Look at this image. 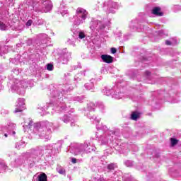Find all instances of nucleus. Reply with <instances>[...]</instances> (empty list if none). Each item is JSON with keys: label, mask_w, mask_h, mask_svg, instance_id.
Here are the masks:
<instances>
[{"label": "nucleus", "mask_w": 181, "mask_h": 181, "mask_svg": "<svg viewBox=\"0 0 181 181\" xmlns=\"http://www.w3.org/2000/svg\"><path fill=\"white\" fill-rule=\"evenodd\" d=\"M57 171L59 175H66V170L62 167L57 168Z\"/></svg>", "instance_id": "nucleus-32"}, {"label": "nucleus", "mask_w": 181, "mask_h": 181, "mask_svg": "<svg viewBox=\"0 0 181 181\" xmlns=\"http://www.w3.org/2000/svg\"><path fill=\"white\" fill-rule=\"evenodd\" d=\"M28 1V2H30V0H27Z\"/></svg>", "instance_id": "nucleus-58"}, {"label": "nucleus", "mask_w": 181, "mask_h": 181, "mask_svg": "<svg viewBox=\"0 0 181 181\" xmlns=\"http://www.w3.org/2000/svg\"><path fill=\"white\" fill-rule=\"evenodd\" d=\"M71 127H73V122H72V123H71Z\"/></svg>", "instance_id": "nucleus-55"}, {"label": "nucleus", "mask_w": 181, "mask_h": 181, "mask_svg": "<svg viewBox=\"0 0 181 181\" xmlns=\"http://www.w3.org/2000/svg\"><path fill=\"white\" fill-rule=\"evenodd\" d=\"M6 164H5V162L0 161V173H4V172H6Z\"/></svg>", "instance_id": "nucleus-23"}, {"label": "nucleus", "mask_w": 181, "mask_h": 181, "mask_svg": "<svg viewBox=\"0 0 181 181\" xmlns=\"http://www.w3.org/2000/svg\"><path fill=\"white\" fill-rule=\"evenodd\" d=\"M101 59L103 60V62H104V63H112V62H114V58L110 55H107V54H103L101 55Z\"/></svg>", "instance_id": "nucleus-17"}, {"label": "nucleus", "mask_w": 181, "mask_h": 181, "mask_svg": "<svg viewBox=\"0 0 181 181\" xmlns=\"http://www.w3.org/2000/svg\"><path fill=\"white\" fill-rule=\"evenodd\" d=\"M145 74L146 76H151V72L149 71H146Z\"/></svg>", "instance_id": "nucleus-49"}, {"label": "nucleus", "mask_w": 181, "mask_h": 181, "mask_svg": "<svg viewBox=\"0 0 181 181\" xmlns=\"http://www.w3.org/2000/svg\"><path fill=\"white\" fill-rule=\"evenodd\" d=\"M26 87H28V83H26V81H19L13 85L11 88L17 91L18 94H20V95H23Z\"/></svg>", "instance_id": "nucleus-6"}, {"label": "nucleus", "mask_w": 181, "mask_h": 181, "mask_svg": "<svg viewBox=\"0 0 181 181\" xmlns=\"http://www.w3.org/2000/svg\"><path fill=\"white\" fill-rule=\"evenodd\" d=\"M15 163L16 166H22L25 163V158L23 157H19L15 160Z\"/></svg>", "instance_id": "nucleus-21"}, {"label": "nucleus", "mask_w": 181, "mask_h": 181, "mask_svg": "<svg viewBox=\"0 0 181 181\" xmlns=\"http://www.w3.org/2000/svg\"><path fill=\"white\" fill-rule=\"evenodd\" d=\"M72 112H74V110H72Z\"/></svg>", "instance_id": "nucleus-59"}, {"label": "nucleus", "mask_w": 181, "mask_h": 181, "mask_svg": "<svg viewBox=\"0 0 181 181\" xmlns=\"http://www.w3.org/2000/svg\"><path fill=\"white\" fill-rule=\"evenodd\" d=\"M103 94H105V95H111V94H112V90L107 92V87H105L104 89L103 90Z\"/></svg>", "instance_id": "nucleus-34"}, {"label": "nucleus", "mask_w": 181, "mask_h": 181, "mask_svg": "<svg viewBox=\"0 0 181 181\" xmlns=\"http://www.w3.org/2000/svg\"><path fill=\"white\" fill-rule=\"evenodd\" d=\"M5 53H8V50L6 49V46L1 47L0 46V56H3Z\"/></svg>", "instance_id": "nucleus-30"}, {"label": "nucleus", "mask_w": 181, "mask_h": 181, "mask_svg": "<svg viewBox=\"0 0 181 181\" xmlns=\"http://www.w3.org/2000/svg\"><path fill=\"white\" fill-rule=\"evenodd\" d=\"M132 114H140V112L138 111H134L132 112Z\"/></svg>", "instance_id": "nucleus-50"}, {"label": "nucleus", "mask_w": 181, "mask_h": 181, "mask_svg": "<svg viewBox=\"0 0 181 181\" xmlns=\"http://www.w3.org/2000/svg\"><path fill=\"white\" fill-rule=\"evenodd\" d=\"M104 9H105V12H107V8L105 6L104 7Z\"/></svg>", "instance_id": "nucleus-54"}, {"label": "nucleus", "mask_w": 181, "mask_h": 181, "mask_svg": "<svg viewBox=\"0 0 181 181\" xmlns=\"http://www.w3.org/2000/svg\"><path fill=\"white\" fill-rule=\"evenodd\" d=\"M111 53H112V54H115V53H117V49L114 47L111 48Z\"/></svg>", "instance_id": "nucleus-44"}, {"label": "nucleus", "mask_w": 181, "mask_h": 181, "mask_svg": "<svg viewBox=\"0 0 181 181\" xmlns=\"http://www.w3.org/2000/svg\"><path fill=\"white\" fill-rule=\"evenodd\" d=\"M33 8L34 11H36V12L47 13L52 11V8H53V4H52V1L49 0H41L38 2L33 1Z\"/></svg>", "instance_id": "nucleus-3"}, {"label": "nucleus", "mask_w": 181, "mask_h": 181, "mask_svg": "<svg viewBox=\"0 0 181 181\" xmlns=\"http://www.w3.org/2000/svg\"><path fill=\"white\" fill-rule=\"evenodd\" d=\"M42 36H44L45 38L47 37V35L46 34H42Z\"/></svg>", "instance_id": "nucleus-51"}, {"label": "nucleus", "mask_w": 181, "mask_h": 181, "mask_svg": "<svg viewBox=\"0 0 181 181\" xmlns=\"http://www.w3.org/2000/svg\"><path fill=\"white\" fill-rule=\"evenodd\" d=\"M124 163H125L126 166H127L128 168H131V166H132V165H134V162H132L129 160L125 161Z\"/></svg>", "instance_id": "nucleus-39"}, {"label": "nucleus", "mask_w": 181, "mask_h": 181, "mask_svg": "<svg viewBox=\"0 0 181 181\" xmlns=\"http://www.w3.org/2000/svg\"><path fill=\"white\" fill-rule=\"evenodd\" d=\"M135 25H134V21H132L131 24H130V28H133V29H135Z\"/></svg>", "instance_id": "nucleus-47"}, {"label": "nucleus", "mask_w": 181, "mask_h": 181, "mask_svg": "<svg viewBox=\"0 0 181 181\" xmlns=\"http://www.w3.org/2000/svg\"><path fill=\"white\" fill-rule=\"evenodd\" d=\"M77 79V76L75 77V80H76Z\"/></svg>", "instance_id": "nucleus-56"}, {"label": "nucleus", "mask_w": 181, "mask_h": 181, "mask_svg": "<svg viewBox=\"0 0 181 181\" xmlns=\"http://www.w3.org/2000/svg\"><path fill=\"white\" fill-rule=\"evenodd\" d=\"M26 43L28 46H30V45H32V40L30 39L28 40Z\"/></svg>", "instance_id": "nucleus-46"}, {"label": "nucleus", "mask_w": 181, "mask_h": 181, "mask_svg": "<svg viewBox=\"0 0 181 181\" xmlns=\"http://www.w3.org/2000/svg\"><path fill=\"white\" fill-rule=\"evenodd\" d=\"M24 146H25V142L23 141L17 142L15 145V148L16 149H22V148H24Z\"/></svg>", "instance_id": "nucleus-29"}, {"label": "nucleus", "mask_w": 181, "mask_h": 181, "mask_svg": "<svg viewBox=\"0 0 181 181\" xmlns=\"http://www.w3.org/2000/svg\"><path fill=\"white\" fill-rule=\"evenodd\" d=\"M158 35H159V36H161L162 37H163V35H165L164 33H163V30H159L158 31Z\"/></svg>", "instance_id": "nucleus-43"}, {"label": "nucleus", "mask_w": 181, "mask_h": 181, "mask_svg": "<svg viewBox=\"0 0 181 181\" xmlns=\"http://www.w3.org/2000/svg\"><path fill=\"white\" fill-rule=\"evenodd\" d=\"M78 39H84V37H86V34L84 33V32L81 31L78 33Z\"/></svg>", "instance_id": "nucleus-37"}, {"label": "nucleus", "mask_w": 181, "mask_h": 181, "mask_svg": "<svg viewBox=\"0 0 181 181\" xmlns=\"http://www.w3.org/2000/svg\"><path fill=\"white\" fill-rule=\"evenodd\" d=\"M25 99L24 98H18L16 105V110H14V112H22L23 110H25Z\"/></svg>", "instance_id": "nucleus-11"}, {"label": "nucleus", "mask_w": 181, "mask_h": 181, "mask_svg": "<svg viewBox=\"0 0 181 181\" xmlns=\"http://www.w3.org/2000/svg\"><path fill=\"white\" fill-rule=\"evenodd\" d=\"M107 24L104 21H100L98 20H95L93 18L89 23V28L93 32H101V30H104Z\"/></svg>", "instance_id": "nucleus-5"}, {"label": "nucleus", "mask_w": 181, "mask_h": 181, "mask_svg": "<svg viewBox=\"0 0 181 181\" xmlns=\"http://www.w3.org/2000/svg\"><path fill=\"white\" fill-rule=\"evenodd\" d=\"M87 15H88L87 10L79 7L76 9V15L70 18V22H71L75 26H80V25L86 22Z\"/></svg>", "instance_id": "nucleus-2"}, {"label": "nucleus", "mask_w": 181, "mask_h": 181, "mask_svg": "<svg viewBox=\"0 0 181 181\" xmlns=\"http://www.w3.org/2000/svg\"><path fill=\"white\" fill-rule=\"evenodd\" d=\"M5 129H6V127H1L0 126V134H4V131H5Z\"/></svg>", "instance_id": "nucleus-45"}, {"label": "nucleus", "mask_w": 181, "mask_h": 181, "mask_svg": "<svg viewBox=\"0 0 181 181\" xmlns=\"http://www.w3.org/2000/svg\"><path fill=\"white\" fill-rule=\"evenodd\" d=\"M153 15H156V16H163V13L160 11V7H154L152 10Z\"/></svg>", "instance_id": "nucleus-19"}, {"label": "nucleus", "mask_w": 181, "mask_h": 181, "mask_svg": "<svg viewBox=\"0 0 181 181\" xmlns=\"http://www.w3.org/2000/svg\"><path fill=\"white\" fill-rule=\"evenodd\" d=\"M117 166L115 163H110L107 165V169L109 170L108 172H111V170H115L117 169Z\"/></svg>", "instance_id": "nucleus-27"}, {"label": "nucleus", "mask_w": 181, "mask_h": 181, "mask_svg": "<svg viewBox=\"0 0 181 181\" xmlns=\"http://www.w3.org/2000/svg\"><path fill=\"white\" fill-rule=\"evenodd\" d=\"M165 45H167V46H172L173 45H177V41H176V39L172 38L170 40H166Z\"/></svg>", "instance_id": "nucleus-24"}, {"label": "nucleus", "mask_w": 181, "mask_h": 181, "mask_svg": "<svg viewBox=\"0 0 181 181\" xmlns=\"http://www.w3.org/2000/svg\"><path fill=\"white\" fill-rule=\"evenodd\" d=\"M12 134H13V135H15V134H16V132H15V131H13Z\"/></svg>", "instance_id": "nucleus-53"}, {"label": "nucleus", "mask_w": 181, "mask_h": 181, "mask_svg": "<svg viewBox=\"0 0 181 181\" xmlns=\"http://www.w3.org/2000/svg\"><path fill=\"white\" fill-rule=\"evenodd\" d=\"M67 43L68 45H71V46H76L74 40L69 39Z\"/></svg>", "instance_id": "nucleus-40"}, {"label": "nucleus", "mask_w": 181, "mask_h": 181, "mask_svg": "<svg viewBox=\"0 0 181 181\" xmlns=\"http://www.w3.org/2000/svg\"><path fill=\"white\" fill-rule=\"evenodd\" d=\"M70 57H71V54L70 52H63L60 56V60L62 64H67L69 60H70Z\"/></svg>", "instance_id": "nucleus-15"}, {"label": "nucleus", "mask_w": 181, "mask_h": 181, "mask_svg": "<svg viewBox=\"0 0 181 181\" xmlns=\"http://www.w3.org/2000/svg\"><path fill=\"white\" fill-rule=\"evenodd\" d=\"M37 177L38 181H47V175L45 173L40 174Z\"/></svg>", "instance_id": "nucleus-28"}, {"label": "nucleus", "mask_w": 181, "mask_h": 181, "mask_svg": "<svg viewBox=\"0 0 181 181\" xmlns=\"http://www.w3.org/2000/svg\"><path fill=\"white\" fill-rule=\"evenodd\" d=\"M84 153H91V152L95 151V146L91 145L89 142L86 141L83 144Z\"/></svg>", "instance_id": "nucleus-12"}, {"label": "nucleus", "mask_w": 181, "mask_h": 181, "mask_svg": "<svg viewBox=\"0 0 181 181\" xmlns=\"http://www.w3.org/2000/svg\"><path fill=\"white\" fill-rule=\"evenodd\" d=\"M62 120L65 124H67L71 121V117L69 115H64V117L62 118Z\"/></svg>", "instance_id": "nucleus-25"}, {"label": "nucleus", "mask_w": 181, "mask_h": 181, "mask_svg": "<svg viewBox=\"0 0 181 181\" xmlns=\"http://www.w3.org/2000/svg\"><path fill=\"white\" fill-rule=\"evenodd\" d=\"M11 28V25L8 23L6 24L5 23L0 21V30H8Z\"/></svg>", "instance_id": "nucleus-20"}, {"label": "nucleus", "mask_w": 181, "mask_h": 181, "mask_svg": "<svg viewBox=\"0 0 181 181\" xmlns=\"http://www.w3.org/2000/svg\"><path fill=\"white\" fill-rule=\"evenodd\" d=\"M45 24V21L43 20H37L35 21V25H37V26H42V25Z\"/></svg>", "instance_id": "nucleus-35"}, {"label": "nucleus", "mask_w": 181, "mask_h": 181, "mask_svg": "<svg viewBox=\"0 0 181 181\" xmlns=\"http://www.w3.org/2000/svg\"><path fill=\"white\" fill-rule=\"evenodd\" d=\"M71 162H72V163H77V159L73 158L71 159Z\"/></svg>", "instance_id": "nucleus-48"}, {"label": "nucleus", "mask_w": 181, "mask_h": 181, "mask_svg": "<svg viewBox=\"0 0 181 181\" xmlns=\"http://www.w3.org/2000/svg\"><path fill=\"white\" fill-rule=\"evenodd\" d=\"M122 151H127V149H132L133 151H134V152H138V151H139V148H138V146H136V145H129L128 144H122V145L120 146Z\"/></svg>", "instance_id": "nucleus-13"}, {"label": "nucleus", "mask_w": 181, "mask_h": 181, "mask_svg": "<svg viewBox=\"0 0 181 181\" xmlns=\"http://www.w3.org/2000/svg\"><path fill=\"white\" fill-rule=\"evenodd\" d=\"M95 107V105H94V103H89L88 105V111L93 112V111H95V110H97V111H100V112H105V106H104V104L103 103H98V107Z\"/></svg>", "instance_id": "nucleus-8"}, {"label": "nucleus", "mask_w": 181, "mask_h": 181, "mask_svg": "<svg viewBox=\"0 0 181 181\" xmlns=\"http://www.w3.org/2000/svg\"><path fill=\"white\" fill-rule=\"evenodd\" d=\"M34 129L37 131V134L41 139L50 141L52 138V129H54L53 123L45 121L34 124Z\"/></svg>", "instance_id": "nucleus-1"}, {"label": "nucleus", "mask_w": 181, "mask_h": 181, "mask_svg": "<svg viewBox=\"0 0 181 181\" xmlns=\"http://www.w3.org/2000/svg\"><path fill=\"white\" fill-rule=\"evenodd\" d=\"M47 69L49 70V71H52L53 70V64H48L47 65Z\"/></svg>", "instance_id": "nucleus-41"}, {"label": "nucleus", "mask_w": 181, "mask_h": 181, "mask_svg": "<svg viewBox=\"0 0 181 181\" xmlns=\"http://www.w3.org/2000/svg\"><path fill=\"white\" fill-rule=\"evenodd\" d=\"M141 117V115L139 114H132L131 115V119H132L133 121H136L137 119H139V118Z\"/></svg>", "instance_id": "nucleus-31"}, {"label": "nucleus", "mask_w": 181, "mask_h": 181, "mask_svg": "<svg viewBox=\"0 0 181 181\" xmlns=\"http://www.w3.org/2000/svg\"><path fill=\"white\" fill-rule=\"evenodd\" d=\"M13 128H15V127H16L15 124H13Z\"/></svg>", "instance_id": "nucleus-57"}, {"label": "nucleus", "mask_w": 181, "mask_h": 181, "mask_svg": "<svg viewBox=\"0 0 181 181\" xmlns=\"http://www.w3.org/2000/svg\"><path fill=\"white\" fill-rule=\"evenodd\" d=\"M115 9H118V4L116 2L109 1L107 13H114Z\"/></svg>", "instance_id": "nucleus-16"}, {"label": "nucleus", "mask_w": 181, "mask_h": 181, "mask_svg": "<svg viewBox=\"0 0 181 181\" xmlns=\"http://www.w3.org/2000/svg\"><path fill=\"white\" fill-rule=\"evenodd\" d=\"M32 23H33V21L32 20H28L25 23V26L29 28V26H32Z\"/></svg>", "instance_id": "nucleus-42"}, {"label": "nucleus", "mask_w": 181, "mask_h": 181, "mask_svg": "<svg viewBox=\"0 0 181 181\" xmlns=\"http://www.w3.org/2000/svg\"><path fill=\"white\" fill-rule=\"evenodd\" d=\"M97 129H102L103 131H107L108 129L106 126L103 124H96Z\"/></svg>", "instance_id": "nucleus-33"}, {"label": "nucleus", "mask_w": 181, "mask_h": 181, "mask_svg": "<svg viewBox=\"0 0 181 181\" xmlns=\"http://www.w3.org/2000/svg\"><path fill=\"white\" fill-rule=\"evenodd\" d=\"M69 152L73 155H84V144H74L70 146Z\"/></svg>", "instance_id": "nucleus-7"}, {"label": "nucleus", "mask_w": 181, "mask_h": 181, "mask_svg": "<svg viewBox=\"0 0 181 181\" xmlns=\"http://www.w3.org/2000/svg\"><path fill=\"white\" fill-rule=\"evenodd\" d=\"M88 118H90V119H92L93 121V124H99L100 119L97 118V116L95 115H88Z\"/></svg>", "instance_id": "nucleus-22"}, {"label": "nucleus", "mask_w": 181, "mask_h": 181, "mask_svg": "<svg viewBox=\"0 0 181 181\" xmlns=\"http://www.w3.org/2000/svg\"><path fill=\"white\" fill-rule=\"evenodd\" d=\"M113 138L114 136H111L108 135L107 136V132H105V133H103V135L100 136L98 141L100 145H107V144H108L109 141L111 142V141H114Z\"/></svg>", "instance_id": "nucleus-9"}, {"label": "nucleus", "mask_w": 181, "mask_h": 181, "mask_svg": "<svg viewBox=\"0 0 181 181\" xmlns=\"http://www.w3.org/2000/svg\"><path fill=\"white\" fill-rule=\"evenodd\" d=\"M121 93H115L113 95V98H116L117 100H121V98H122V95H120Z\"/></svg>", "instance_id": "nucleus-38"}, {"label": "nucleus", "mask_w": 181, "mask_h": 181, "mask_svg": "<svg viewBox=\"0 0 181 181\" xmlns=\"http://www.w3.org/2000/svg\"><path fill=\"white\" fill-rule=\"evenodd\" d=\"M4 136H5L6 138H8V134L5 133V134H4Z\"/></svg>", "instance_id": "nucleus-52"}, {"label": "nucleus", "mask_w": 181, "mask_h": 181, "mask_svg": "<svg viewBox=\"0 0 181 181\" xmlns=\"http://www.w3.org/2000/svg\"><path fill=\"white\" fill-rule=\"evenodd\" d=\"M112 135H114V132H112Z\"/></svg>", "instance_id": "nucleus-60"}, {"label": "nucleus", "mask_w": 181, "mask_h": 181, "mask_svg": "<svg viewBox=\"0 0 181 181\" xmlns=\"http://www.w3.org/2000/svg\"><path fill=\"white\" fill-rule=\"evenodd\" d=\"M170 142H171V146H175L177 144L178 141L176 139L171 138Z\"/></svg>", "instance_id": "nucleus-36"}, {"label": "nucleus", "mask_w": 181, "mask_h": 181, "mask_svg": "<svg viewBox=\"0 0 181 181\" xmlns=\"http://www.w3.org/2000/svg\"><path fill=\"white\" fill-rule=\"evenodd\" d=\"M64 1L62 0V3L60 4L59 8H58V14L62 15V16H64L65 15L69 14V11H67V7L64 5Z\"/></svg>", "instance_id": "nucleus-14"}, {"label": "nucleus", "mask_w": 181, "mask_h": 181, "mask_svg": "<svg viewBox=\"0 0 181 181\" xmlns=\"http://www.w3.org/2000/svg\"><path fill=\"white\" fill-rule=\"evenodd\" d=\"M86 90H94V83L91 81L85 84Z\"/></svg>", "instance_id": "nucleus-26"}, {"label": "nucleus", "mask_w": 181, "mask_h": 181, "mask_svg": "<svg viewBox=\"0 0 181 181\" xmlns=\"http://www.w3.org/2000/svg\"><path fill=\"white\" fill-rule=\"evenodd\" d=\"M24 129H25L24 131H26V128H24Z\"/></svg>", "instance_id": "nucleus-61"}, {"label": "nucleus", "mask_w": 181, "mask_h": 181, "mask_svg": "<svg viewBox=\"0 0 181 181\" xmlns=\"http://www.w3.org/2000/svg\"><path fill=\"white\" fill-rule=\"evenodd\" d=\"M62 148V141H59L57 144H52L46 146L45 149L47 151H51L52 153H57L59 150Z\"/></svg>", "instance_id": "nucleus-10"}, {"label": "nucleus", "mask_w": 181, "mask_h": 181, "mask_svg": "<svg viewBox=\"0 0 181 181\" xmlns=\"http://www.w3.org/2000/svg\"><path fill=\"white\" fill-rule=\"evenodd\" d=\"M43 155V147L37 146L35 148L30 150V157L28 159V163L30 165H33L36 162V158L38 156H42Z\"/></svg>", "instance_id": "nucleus-4"}, {"label": "nucleus", "mask_w": 181, "mask_h": 181, "mask_svg": "<svg viewBox=\"0 0 181 181\" xmlns=\"http://www.w3.org/2000/svg\"><path fill=\"white\" fill-rule=\"evenodd\" d=\"M33 125V120L31 118H28L24 122L23 128L26 129H30V128H32V126Z\"/></svg>", "instance_id": "nucleus-18"}]
</instances>
